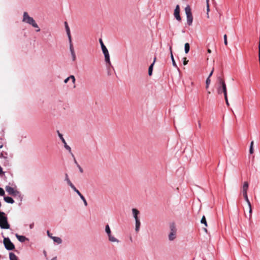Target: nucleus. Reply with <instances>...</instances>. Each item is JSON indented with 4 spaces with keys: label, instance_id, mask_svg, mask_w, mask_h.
<instances>
[{
    "label": "nucleus",
    "instance_id": "72a5a7b5",
    "mask_svg": "<svg viewBox=\"0 0 260 260\" xmlns=\"http://www.w3.org/2000/svg\"><path fill=\"white\" fill-rule=\"evenodd\" d=\"M210 82H211V80L210 79V78H208L206 80V84H210Z\"/></svg>",
    "mask_w": 260,
    "mask_h": 260
},
{
    "label": "nucleus",
    "instance_id": "39448f33",
    "mask_svg": "<svg viewBox=\"0 0 260 260\" xmlns=\"http://www.w3.org/2000/svg\"><path fill=\"white\" fill-rule=\"evenodd\" d=\"M170 233L169 235V239L170 241H173L176 238L177 230L174 223H172L170 225Z\"/></svg>",
    "mask_w": 260,
    "mask_h": 260
},
{
    "label": "nucleus",
    "instance_id": "393cba45",
    "mask_svg": "<svg viewBox=\"0 0 260 260\" xmlns=\"http://www.w3.org/2000/svg\"><path fill=\"white\" fill-rule=\"evenodd\" d=\"M201 222L203 224H204L206 227L207 226V222L206 221V219L205 216H203L201 219Z\"/></svg>",
    "mask_w": 260,
    "mask_h": 260
},
{
    "label": "nucleus",
    "instance_id": "cd10ccee",
    "mask_svg": "<svg viewBox=\"0 0 260 260\" xmlns=\"http://www.w3.org/2000/svg\"><path fill=\"white\" fill-rule=\"evenodd\" d=\"M70 51H71V53H74L75 52H74V50L73 44L72 43V41L71 42H70Z\"/></svg>",
    "mask_w": 260,
    "mask_h": 260
},
{
    "label": "nucleus",
    "instance_id": "f03ea898",
    "mask_svg": "<svg viewBox=\"0 0 260 260\" xmlns=\"http://www.w3.org/2000/svg\"><path fill=\"white\" fill-rule=\"evenodd\" d=\"M218 87L217 88V92L218 94H221L223 93L224 96L227 95V89L224 80L219 77H218Z\"/></svg>",
    "mask_w": 260,
    "mask_h": 260
},
{
    "label": "nucleus",
    "instance_id": "aec40b11",
    "mask_svg": "<svg viewBox=\"0 0 260 260\" xmlns=\"http://www.w3.org/2000/svg\"><path fill=\"white\" fill-rule=\"evenodd\" d=\"M99 41H100V44L101 45V48H102L103 52L104 53L105 52L108 51L107 48H106V47L104 44V43H103L102 40L101 39H100Z\"/></svg>",
    "mask_w": 260,
    "mask_h": 260
},
{
    "label": "nucleus",
    "instance_id": "7ed1b4c3",
    "mask_svg": "<svg viewBox=\"0 0 260 260\" xmlns=\"http://www.w3.org/2000/svg\"><path fill=\"white\" fill-rule=\"evenodd\" d=\"M5 214L0 215V226L2 229H8L10 228V225L8 223L7 218Z\"/></svg>",
    "mask_w": 260,
    "mask_h": 260
},
{
    "label": "nucleus",
    "instance_id": "20e7f679",
    "mask_svg": "<svg viewBox=\"0 0 260 260\" xmlns=\"http://www.w3.org/2000/svg\"><path fill=\"white\" fill-rule=\"evenodd\" d=\"M185 11L187 16V23L189 25H190L193 21V17L191 12V9L189 6H187L185 8Z\"/></svg>",
    "mask_w": 260,
    "mask_h": 260
},
{
    "label": "nucleus",
    "instance_id": "6e6552de",
    "mask_svg": "<svg viewBox=\"0 0 260 260\" xmlns=\"http://www.w3.org/2000/svg\"><path fill=\"white\" fill-rule=\"evenodd\" d=\"M243 195L244 199H245V201L246 202V203H247V205H248V207H249V215L248 218H249V220H251V218H252V207H251V203H250V201H249V199L248 198L247 193H245V194H243Z\"/></svg>",
    "mask_w": 260,
    "mask_h": 260
},
{
    "label": "nucleus",
    "instance_id": "9b49d317",
    "mask_svg": "<svg viewBox=\"0 0 260 260\" xmlns=\"http://www.w3.org/2000/svg\"><path fill=\"white\" fill-rule=\"evenodd\" d=\"M6 190L9 194L12 196H16L18 192L17 190H15L13 187L9 186H6Z\"/></svg>",
    "mask_w": 260,
    "mask_h": 260
},
{
    "label": "nucleus",
    "instance_id": "6ab92c4d",
    "mask_svg": "<svg viewBox=\"0 0 260 260\" xmlns=\"http://www.w3.org/2000/svg\"><path fill=\"white\" fill-rule=\"evenodd\" d=\"M156 60V57L154 58L153 62L150 65V66L149 67L148 69V75L149 76H151L152 74V70H153V67L154 65V63Z\"/></svg>",
    "mask_w": 260,
    "mask_h": 260
},
{
    "label": "nucleus",
    "instance_id": "a18cd8bd",
    "mask_svg": "<svg viewBox=\"0 0 260 260\" xmlns=\"http://www.w3.org/2000/svg\"><path fill=\"white\" fill-rule=\"evenodd\" d=\"M223 38H224V40H227V36H226V35H224V36H223Z\"/></svg>",
    "mask_w": 260,
    "mask_h": 260
},
{
    "label": "nucleus",
    "instance_id": "4468645a",
    "mask_svg": "<svg viewBox=\"0 0 260 260\" xmlns=\"http://www.w3.org/2000/svg\"><path fill=\"white\" fill-rule=\"evenodd\" d=\"M248 183L247 182H244L242 186V193L243 194H245L247 193L248 189Z\"/></svg>",
    "mask_w": 260,
    "mask_h": 260
},
{
    "label": "nucleus",
    "instance_id": "5fc2aeb1",
    "mask_svg": "<svg viewBox=\"0 0 260 260\" xmlns=\"http://www.w3.org/2000/svg\"><path fill=\"white\" fill-rule=\"evenodd\" d=\"M74 161H75V162L78 165V162H77L76 160L75 159H74Z\"/></svg>",
    "mask_w": 260,
    "mask_h": 260
},
{
    "label": "nucleus",
    "instance_id": "a211bd4d",
    "mask_svg": "<svg viewBox=\"0 0 260 260\" xmlns=\"http://www.w3.org/2000/svg\"><path fill=\"white\" fill-rule=\"evenodd\" d=\"M136 221V227H135V231L137 232H138L140 230V228L141 226V222L140 219H137Z\"/></svg>",
    "mask_w": 260,
    "mask_h": 260
},
{
    "label": "nucleus",
    "instance_id": "c756f323",
    "mask_svg": "<svg viewBox=\"0 0 260 260\" xmlns=\"http://www.w3.org/2000/svg\"><path fill=\"white\" fill-rule=\"evenodd\" d=\"M4 194H5V191H4V189L0 187V196H4Z\"/></svg>",
    "mask_w": 260,
    "mask_h": 260
},
{
    "label": "nucleus",
    "instance_id": "a878e982",
    "mask_svg": "<svg viewBox=\"0 0 260 260\" xmlns=\"http://www.w3.org/2000/svg\"><path fill=\"white\" fill-rule=\"evenodd\" d=\"M253 144H254V142L252 141L251 142L250 149H249V153L250 154H252L254 152V150H253Z\"/></svg>",
    "mask_w": 260,
    "mask_h": 260
},
{
    "label": "nucleus",
    "instance_id": "2f4dec72",
    "mask_svg": "<svg viewBox=\"0 0 260 260\" xmlns=\"http://www.w3.org/2000/svg\"><path fill=\"white\" fill-rule=\"evenodd\" d=\"M69 78H70V79H72V82H73L74 83H75V77H74L73 75H71V76L69 77Z\"/></svg>",
    "mask_w": 260,
    "mask_h": 260
},
{
    "label": "nucleus",
    "instance_id": "1a4fd4ad",
    "mask_svg": "<svg viewBox=\"0 0 260 260\" xmlns=\"http://www.w3.org/2000/svg\"><path fill=\"white\" fill-rule=\"evenodd\" d=\"M57 133L59 138L61 139L62 142L64 144V146L66 148V149L68 150L72 154L73 156H74L73 154L71 152V147L67 145L64 139L63 138L62 135L58 131H57Z\"/></svg>",
    "mask_w": 260,
    "mask_h": 260
},
{
    "label": "nucleus",
    "instance_id": "603ef678",
    "mask_svg": "<svg viewBox=\"0 0 260 260\" xmlns=\"http://www.w3.org/2000/svg\"><path fill=\"white\" fill-rule=\"evenodd\" d=\"M209 84H206V89H208V87H209Z\"/></svg>",
    "mask_w": 260,
    "mask_h": 260
},
{
    "label": "nucleus",
    "instance_id": "0eeeda50",
    "mask_svg": "<svg viewBox=\"0 0 260 260\" xmlns=\"http://www.w3.org/2000/svg\"><path fill=\"white\" fill-rule=\"evenodd\" d=\"M105 231L107 234L109 238V240L112 242H117L118 243L119 241L115 238L113 236L111 235V232L108 224L106 225Z\"/></svg>",
    "mask_w": 260,
    "mask_h": 260
},
{
    "label": "nucleus",
    "instance_id": "423d86ee",
    "mask_svg": "<svg viewBox=\"0 0 260 260\" xmlns=\"http://www.w3.org/2000/svg\"><path fill=\"white\" fill-rule=\"evenodd\" d=\"M4 244L5 248L8 250H12L15 249L14 244L11 241L9 238L4 239Z\"/></svg>",
    "mask_w": 260,
    "mask_h": 260
},
{
    "label": "nucleus",
    "instance_id": "e433bc0d",
    "mask_svg": "<svg viewBox=\"0 0 260 260\" xmlns=\"http://www.w3.org/2000/svg\"><path fill=\"white\" fill-rule=\"evenodd\" d=\"M78 168H79V169L80 172L81 173H83V171L82 168H81V167L79 165H78Z\"/></svg>",
    "mask_w": 260,
    "mask_h": 260
},
{
    "label": "nucleus",
    "instance_id": "6e6d98bb",
    "mask_svg": "<svg viewBox=\"0 0 260 260\" xmlns=\"http://www.w3.org/2000/svg\"><path fill=\"white\" fill-rule=\"evenodd\" d=\"M1 214H5V213H4V212H1V211H0V215H1Z\"/></svg>",
    "mask_w": 260,
    "mask_h": 260
},
{
    "label": "nucleus",
    "instance_id": "a19ab883",
    "mask_svg": "<svg viewBox=\"0 0 260 260\" xmlns=\"http://www.w3.org/2000/svg\"><path fill=\"white\" fill-rule=\"evenodd\" d=\"M209 5H207V14L208 13V12H209Z\"/></svg>",
    "mask_w": 260,
    "mask_h": 260
},
{
    "label": "nucleus",
    "instance_id": "f8f14e48",
    "mask_svg": "<svg viewBox=\"0 0 260 260\" xmlns=\"http://www.w3.org/2000/svg\"><path fill=\"white\" fill-rule=\"evenodd\" d=\"M103 53L105 56V61L107 63H108V64L109 66H111V63L110 60V56H109L108 51L105 52Z\"/></svg>",
    "mask_w": 260,
    "mask_h": 260
},
{
    "label": "nucleus",
    "instance_id": "8fccbe9b",
    "mask_svg": "<svg viewBox=\"0 0 260 260\" xmlns=\"http://www.w3.org/2000/svg\"><path fill=\"white\" fill-rule=\"evenodd\" d=\"M67 183L69 185H70L72 182H71V181L69 180L67 181Z\"/></svg>",
    "mask_w": 260,
    "mask_h": 260
},
{
    "label": "nucleus",
    "instance_id": "09e8293b",
    "mask_svg": "<svg viewBox=\"0 0 260 260\" xmlns=\"http://www.w3.org/2000/svg\"><path fill=\"white\" fill-rule=\"evenodd\" d=\"M67 183L69 185H70L72 182H71V181L69 180L67 181Z\"/></svg>",
    "mask_w": 260,
    "mask_h": 260
},
{
    "label": "nucleus",
    "instance_id": "b1692460",
    "mask_svg": "<svg viewBox=\"0 0 260 260\" xmlns=\"http://www.w3.org/2000/svg\"><path fill=\"white\" fill-rule=\"evenodd\" d=\"M189 44L188 43H186L184 45V49L186 53H187L189 51Z\"/></svg>",
    "mask_w": 260,
    "mask_h": 260
},
{
    "label": "nucleus",
    "instance_id": "58836bf2",
    "mask_svg": "<svg viewBox=\"0 0 260 260\" xmlns=\"http://www.w3.org/2000/svg\"><path fill=\"white\" fill-rule=\"evenodd\" d=\"M69 80H70V78H69V77H68L67 78H66V79L64 80V82L65 83H67L68 82V81H69Z\"/></svg>",
    "mask_w": 260,
    "mask_h": 260
},
{
    "label": "nucleus",
    "instance_id": "412c9836",
    "mask_svg": "<svg viewBox=\"0 0 260 260\" xmlns=\"http://www.w3.org/2000/svg\"><path fill=\"white\" fill-rule=\"evenodd\" d=\"M4 200L5 201V202H6L7 203H8L13 204L14 202V201L13 200V199L11 197H4Z\"/></svg>",
    "mask_w": 260,
    "mask_h": 260
},
{
    "label": "nucleus",
    "instance_id": "de8ad7c7",
    "mask_svg": "<svg viewBox=\"0 0 260 260\" xmlns=\"http://www.w3.org/2000/svg\"><path fill=\"white\" fill-rule=\"evenodd\" d=\"M207 6L209 5V0H206Z\"/></svg>",
    "mask_w": 260,
    "mask_h": 260
},
{
    "label": "nucleus",
    "instance_id": "4c0bfd02",
    "mask_svg": "<svg viewBox=\"0 0 260 260\" xmlns=\"http://www.w3.org/2000/svg\"><path fill=\"white\" fill-rule=\"evenodd\" d=\"M213 71H214V69H213L212 71L211 72V73H210L209 75V77L208 78H210L211 76L213 74Z\"/></svg>",
    "mask_w": 260,
    "mask_h": 260
},
{
    "label": "nucleus",
    "instance_id": "bb28decb",
    "mask_svg": "<svg viewBox=\"0 0 260 260\" xmlns=\"http://www.w3.org/2000/svg\"><path fill=\"white\" fill-rule=\"evenodd\" d=\"M80 198L82 199V200L83 201V203H84V204L85 206H87V202L85 199V198L83 196H82Z\"/></svg>",
    "mask_w": 260,
    "mask_h": 260
},
{
    "label": "nucleus",
    "instance_id": "dca6fc26",
    "mask_svg": "<svg viewBox=\"0 0 260 260\" xmlns=\"http://www.w3.org/2000/svg\"><path fill=\"white\" fill-rule=\"evenodd\" d=\"M16 237L17 239L21 242H24L25 240H27V238L25 237L19 235L17 234H16Z\"/></svg>",
    "mask_w": 260,
    "mask_h": 260
},
{
    "label": "nucleus",
    "instance_id": "3c124183",
    "mask_svg": "<svg viewBox=\"0 0 260 260\" xmlns=\"http://www.w3.org/2000/svg\"><path fill=\"white\" fill-rule=\"evenodd\" d=\"M207 51H208V52L209 53H211V50L210 49H208V50H207Z\"/></svg>",
    "mask_w": 260,
    "mask_h": 260
},
{
    "label": "nucleus",
    "instance_id": "473e14b6",
    "mask_svg": "<svg viewBox=\"0 0 260 260\" xmlns=\"http://www.w3.org/2000/svg\"><path fill=\"white\" fill-rule=\"evenodd\" d=\"M79 196L80 197H81L82 196H83L81 192L76 188L75 190H74Z\"/></svg>",
    "mask_w": 260,
    "mask_h": 260
},
{
    "label": "nucleus",
    "instance_id": "f3484780",
    "mask_svg": "<svg viewBox=\"0 0 260 260\" xmlns=\"http://www.w3.org/2000/svg\"><path fill=\"white\" fill-rule=\"evenodd\" d=\"M170 50L171 57V59H172V61L173 65L174 67L177 68V64L176 63V62H175V59L174 58V56H173V55L172 50V47H170Z\"/></svg>",
    "mask_w": 260,
    "mask_h": 260
},
{
    "label": "nucleus",
    "instance_id": "f704fd0d",
    "mask_svg": "<svg viewBox=\"0 0 260 260\" xmlns=\"http://www.w3.org/2000/svg\"><path fill=\"white\" fill-rule=\"evenodd\" d=\"M70 187L73 189V190H75L76 189V187L74 185V184L71 183L70 185Z\"/></svg>",
    "mask_w": 260,
    "mask_h": 260
},
{
    "label": "nucleus",
    "instance_id": "ddd939ff",
    "mask_svg": "<svg viewBox=\"0 0 260 260\" xmlns=\"http://www.w3.org/2000/svg\"><path fill=\"white\" fill-rule=\"evenodd\" d=\"M132 212L135 220L139 219L138 217V215L140 214V212L137 209L133 208L132 209Z\"/></svg>",
    "mask_w": 260,
    "mask_h": 260
},
{
    "label": "nucleus",
    "instance_id": "7c9ffc66",
    "mask_svg": "<svg viewBox=\"0 0 260 260\" xmlns=\"http://www.w3.org/2000/svg\"><path fill=\"white\" fill-rule=\"evenodd\" d=\"M188 62V60H187L186 57H184L183 58V64L186 65L187 64Z\"/></svg>",
    "mask_w": 260,
    "mask_h": 260
},
{
    "label": "nucleus",
    "instance_id": "49530a36",
    "mask_svg": "<svg viewBox=\"0 0 260 260\" xmlns=\"http://www.w3.org/2000/svg\"><path fill=\"white\" fill-rule=\"evenodd\" d=\"M198 126L199 127V128H200L201 127V123L200 122H199V123H198Z\"/></svg>",
    "mask_w": 260,
    "mask_h": 260
},
{
    "label": "nucleus",
    "instance_id": "f257e3e1",
    "mask_svg": "<svg viewBox=\"0 0 260 260\" xmlns=\"http://www.w3.org/2000/svg\"><path fill=\"white\" fill-rule=\"evenodd\" d=\"M22 21L32 25L35 28H37L38 29L36 30L37 32L40 31V29L39 28L38 24L35 22V20L32 17H30L28 13L26 12H25L23 13Z\"/></svg>",
    "mask_w": 260,
    "mask_h": 260
},
{
    "label": "nucleus",
    "instance_id": "c85d7f7f",
    "mask_svg": "<svg viewBox=\"0 0 260 260\" xmlns=\"http://www.w3.org/2000/svg\"><path fill=\"white\" fill-rule=\"evenodd\" d=\"M224 96V99H225L226 104L227 105V106H229L230 105V104H229V101H228V95H225Z\"/></svg>",
    "mask_w": 260,
    "mask_h": 260
},
{
    "label": "nucleus",
    "instance_id": "4d7b16f0",
    "mask_svg": "<svg viewBox=\"0 0 260 260\" xmlns=\"http://www.w3.org/2000/svg\"><path fill=\"white\" fill-rule=\"evenodd\" d=\"M204 230L206 232H207V230L206 228L204 229Z\"/></svg>",
    "mask_w": 260,
    "mask_h": 260
},
{
    "label": "nucleus",
    "instance_id": "864d4df0",
    "mask_svg": "<svg viewBox=\"0 0 260 260\" xmlns=\"http://www.w3.org/2000/svg\"><path fill=\"white\" fill-rule=\"evenodd\" d=\"M56 257H53L52 259H51V260H56Z\"/></svg>",
    "mask_w": 260,
    "mask_h": 260
},
{
    "label": "nucleus",
    "instance_id": "c03bdc74",
    "mask_svg": "<svg viewBox=\"0 0 260 260\" xmlns=\"http://www.w3.org/2000/svg\"><path fill=\"white\" fill-rule=\"evenodd\" d=\"M224 43L225 45H228V41L227 40H224Z\"/></svg>",
    "mask_w": 260,
    "mask_h": 260
},
{
    "label": "nucleus",
    "instance_id": "79ce46f5",
    "mask_svg": "<svg viewBox=\"0 0 260 260\" xmlns=\"http://www.w3.org/2000/svg\"><path fill=\"white\" fill-rule=\"evenodd\" d=\"M3 173H4V172H3L2 168L0 166V174H3Z\"/></svg>",
    "mask_w": 260,
    "mask_h": 260
},
{
    "label": "nucleus",
    "instance_id": "ea45409f",
    "mask_svg": "<svg viewBox=\"0 0 260 260\" xmlns=\"http://www.w3.org/2000/svg\"><path fill=\"white\" fill-rule=\"evenodd\" d=\"M69 178L68 177V175L67 174H66V180L67 181V182L69 180Z\"/></svg>",
    "mask_w": 260,
    "mask_h": 260
},
{
    "label": "nucleus",
    "instance_id": "37998d69",
    "mask_svg": "<svg viewBox=\"0 0 260 260\" xmlns=\"http://www.w3.org/2000/svg\"><path fill=\"white\" fill-rule=\"evenodd\" d=\"M47 234H48V236L49 237H50L51 238H52V237H53L52 236H51L50 235V233H49V232L48 231H47Z\"/></svg>",
    "mask_w": 260,
    "mask_h": 260
},
{
    "label": "nucleus",
    "instance_id": "9d476101",
    "mask_svg": "<svg viewBox=\"0 0 260 260\" xmlns=\"http://www.w3.org/2000/svg\"><path fill=\"white\" fill-rule=\"evenodd\" d=\"M174 15L175 17L178 21H180L181 20V18L180 16V8L179 5L176 6V8L174 10Z\"/></svg>",
    "mask_w": 260,
    "mask_h": 260
},
{
    "label": "nucleus",
    "instance_id": "c9c22d12",
    "mask_svg": "<svg viewBox=\"0 0 260 260\" xmlns=\"http://www.w3.org/2000/svg\"><path fill=\"white\" fill-rule=\"evenodd\" d=\"M71 54H72V57H73V60H75V59H76V55H75V52L72 53H71Z\"/></svg>",
    "mask_w": 260,
    "mask_h": 260
},
{
    "label": "nucleus",
    "instance_id": "2eb2a0df",
    "mask_svg": "<svg viewBox=\"0 0 260 260\" xmlns=\"http://www.w3.org/2000/svg\"><path fill=\"white\" fill-rule=\"evenodd\" d=\"M64 24H65L66 31H67L69 41L71 42V36L70 28H69L67 22H65Z\"/></svg>",
    "mask_w": 260,
    "mask_h": 260
},
{
    "label": "nucleus",
    "instance_id": "4be33fe9",
    "mask_svg": "<svg viewBox=\"0 0 260 260\" xmlns=\"http://www.w3.org/2000/svg\"><path fill=\"white\" fill-rule=\"evenodd\" d=\"M9 257L10 260H18L17 256L12 252L9 253Z\"/></svg>",
    "mask_w": 260,
    "mask_h": 260
},
{
    "label": "nucleus",
    "instance_id": "5701e85b",
    "mask_svg": "<svg viewBox=\"0 0 260 260\" xmlns=\"http://www.w3.org/2000/svg\"><path fill=\"white\" fill-rule=\"evenodd\" d=\"M52 239L53 240V241L58 243V244H60L62 242V240L61 239L59 238V237H52Z\"/></svg>",
    "mask_w": 260,
    "mask_h": 260
}]
</instances>
